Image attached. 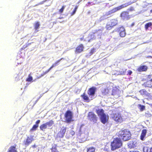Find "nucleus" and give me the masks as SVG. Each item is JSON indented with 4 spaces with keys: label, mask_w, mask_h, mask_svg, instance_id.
<instances>
[{
    "label": "nucleus",
    "mask_w": 152,
    "mask_h": 152,
    "mask_svg": "<svg viewBox=\"0 0 152 152\" xmlns=\"http://www.w3.org/2000/svg\"><path fill=\"white\" fill-rule=\"evenodd\" d=\"M36 104V103H34V104L32 106V107H31V108H32L34 106V105H35V104Z\"/></svg>",
    "instance_id": "obj_48"
},
{
    "label": "nucleus",
    "mask_w": 152,
    "mask_h": 152,
    "mask_svg": "<svg viewBox=\"0 0 152 152\" xmlns=\"http://www.w3.org/2000/svg\"><path fill=\"white\" fill-rule=\"evenodd\" d=\"M16 145L15 146H11L9 148L7 152H17L16 146Z\"/></svg>",
    "instance_id": "obj_22"
},
{
    "label": "nucleus",
    "mask_w": 152,
    "mask_h": 152,
    "mask_svg": "<svg viewBox=\"0 0 152 152\" xmlns=\"http://www.w3.org/2000/svg\"><path fill=\"white\" fill-rule=\"evenodd\" d=\"M134 22H133L131 24V26H134Z\"/></svg>",
    "instance_id": "obj_46"
},
{
    "label": "nucleus",
    "mask_w": 152,
    "mask_h": 152,
    "mask_svg": "<svg viewBox=\"0 0 152 152\" xmlns=\"http://www.w3.org/2000/svg\"><path fill=\"white\" fill-rule=\"evenodd\" d=\"M73 114L72 111L68 110L66 111L64 114L65 122L66 123H69L73 121L72 118Z\"/></svg>",
    "instance_id": "obj_7"
},
{
    "label": "nucleus",
    "mask_w": 152,
    "mask_h": 152,
    "mask_svg": "<svg viewBox=\"0 0 152 152\" xmlns=\"http://www.w3.org/2000/svg\"><path fill=\"white\" fill-rule=\"evenodd\" d=\"M83 39H84V37H82V38H80V40L81 41H82L83 40Z\"/></svg>",
    "instance_id": "obj_47"
},
{
    "label": "nucleus",
    "mask_w": 152,
    "mask_h": 152,
    "mask_svg": "<svg viewBox=\"0 0 152 152\" xmlns=\"http://www.w3.org/2000/svg\"><path fill=\"white\" fill-rule=\"evenodd\" d=\"M141 95L142 96L149 97L150 96V94L148 93L145 89H142L139 91Z\"/></svg>",
    "instance_id": "obj_14"
},
{
    "label": "nucleus",
    "mask_w": 152,
    "mask_h": 152,
    "mask_svg": "<svg viewBox=\"0 0 152 152\" xmlns=\"http://www.w3.org/2000/svg\"><path fill=\"white\" fill-rule=\"evenodd\" d=\"M50 71V70L49 69H48L47 71H46L45 72H44L42 74L40 77H42V76H43L44 75H45L46 74L48 73L49 71Z\"/></svg>",
    "instance_id": "obj_35"
},
{
    "label": "nucleus",
    "mask_w": 152,
    "mask_h": 152,
    "mask_svg": "<svg viewBox=\"0 0 152 152\" xmlns=\"http://www.w3.org/2000/svg\"><path fill=\"white\" fill-rule=\"evenodd\" d=\"M87 119L92 122L93 124L97 123L98 118L95 113L92 111L89 112L87 116Z\"/></svg>",
    "instance_id": "obj_6"
},
{
    "label": "nucleus",
    "mask_w": 152,
    "mask_h": 152,
    "mask_svg": "<svg viewBox=\"0 0 152 152\" xmlns=\"http://www.w3.org/2000/svg\"><path fill=\"white\" fill-rule=\"evenodd\" d=\"M96 112L99 117L100 121L102 124H105L108 122L109 119L108 115L104 113V110L102 109L96 110Z\"/></svg>",
    "instance_id": "obj_4"
},
{
    "label": "nucleus",
    "mask_w": 152,
    "mask_h": 152,
    "mask_svg": "<svg viewBox=\"0 0 152 152\" xmlns=\"http://www.w3.org/2000/svg\"><path fill=\"white\" fill-rule=\"evenodd\" d=\"M95 49L94 48H92L90 51L89 53V54H90V55H92L95 52Z\"/></svg>",
    "instance_id": "obj_34"
},
{
    "label": "nucleus",
    "mask_w": 152,
    "mask_h": 152,
    "mask_svg": "<svg viewBox=\"0 0 152 152\" xmlns=\"http://www.w3.org/2000/svg\"><path fill=\"white\" fill-rule=\"evenodd\" d=\"M117 24L118 20L116 19H113L107 23L105 27L107 29L110 30Z\"/></svg>",
    "instance_id": "obj_8"
},
{
    "label": "nucleus",
    "mask_w": 152,
    "mask_h": 152,
    "mask_svg": "<svg viewBox=\"0 0 152 152\" xmlns=\"http://www.w3.org/2000/svg\"><path fill=\"white\" fill-rule=\"evenodd\" d=\"M62 17H59L58 18L59 19H62Z\"/></svg>",
    "instance_id": "obj_53"
},
{
    "label": "nucleus",
    "mask_w": 152,
    "mask_h": 152,
    "mask_svg": "<svg viewBox=\"0 0 152 152\" xmlns=\"http://www.w3.org/2000/svg\"><path fill=\"white\" fill-rule=\"evenodd\" d=\"M77 8H78V6H76L74 11L72 12L71 13V16H72V15H74L75 13L77 11Z\"/></svg>",
    "instance_id": "obj_32"
},
{
    "label": "nucleus",
    "mask_w": 152,
    "mask_h": 152,
    "mask_svg": "<svg viewBox=\"0 0 152 152\" xmlns=\"http://www.w3.org/2000/svg\"><path fill=\"white\" fill-rule=\"evenodd\" d=\"M31 102H30L29 103V104H30Z\"/></svg>",
    "instance_id": "obj_60"
},
{
    "label": "nucleus",
    "mask_w": 152,
    "mask_h": 152,
    "mask_svg": "<svg viewBox=\"0 0 152 152\" xmlns=\"http://www.w3.org/2000/svg\"><path fill=\"white\" fill-rule=\"evenodd\" d=\"M63 59H64L63 58H61V59H60L59 60L56 61L54 63H53L52 65V66H50V67L49 69V70H50L53 68L57 66L58 64V63L61 61V60H62Z\"/></svg>",
    "instance_id": "obj_23"
},
{
    "label": "nucleus",
    "mask_w": 152,
    "mask_h": 152,
    "mask_svg": "<svg viewBox=\"0 0 152 152\" xmlns=\"http://www.w3.org/2000/svg\"><path fill=\"white\" fill-rule=\"evenodd\" d=\"M149 76L151 77V75H150L148 76V77H149Z\"/></svg>",
    "instance_id": "obj_55"
},
{
    "label": "nucleus",
    "mask_w": 152,
    "mask_h": 152,
    "mask_svg": "<svg viewBox=\"0 0 152 152\" xmlns=\"http://www.w3.org/2000/svg\"><path fill=\"white\" fill-rule=\"evenodd\" d=\"M144 28L146 31L148 30L149 28H152V23L149 22L146 23L145 25Z\"/></svg>",
    "instance_id": "obj_21"
},
{
    "label": "nucleus",
    "mask_w": 152,
    "mask_h": 152,
    "mask_svg": "<svg viewBox=\"0 0 152 152\" xmlns=\"http://www.w3.org/2000/svg\"><path fill=\"white\" fill-rule=\"evenodd\" d=\"M31 102H30L29 103V104H30Z\"/></svg>",
    "instance_id": "obj_59"
},
{
    "label": "nucleus",
    "mask_w": 152,
    "mask_h": 152,
    "mask_svg": "<svg viewBox=\"0 0 152 152\" xmlns=\"http://www.w3.org/2000/svg\"><path fill=\"white\" fill-rule=\"evenodd\" d=\"M96 90V88L95 87H92L89 88L87 91L88 96L84 92L80 96L84 101L87 102H89L95 98V95Z\"/></svg>",
    "instance_id": "obj_1"
},
{
    "label": "nucleus",
    "mask_w": 152,
    "mask_h": 152,
    "mask_svg": "<svg viewBox=\"0 0 152 152\" xmlns=\"http://www.w3.org/2000/svg\"><path fill=\"white\" fill-rule=\"evenodd\" d=\"M111 117L117 123H121L123 122L125 120L120 113H113L111 115Z\"/></svg>",
    "instance_id": "obj_5"
},
{
    "label": "nucleus",
    "mask_w": 152,
    "mask_h": 152,
    "mask_svg": "<svg viewBox=\"0 0 152 152\" xmlns=\"http://www.w3.org/2000/svg\"><path fill=\"white\" fill-rule=\"evenodd\" d=\"M132 73V72L131 70H129L128 72L127 75H131Z\"/></svg>",
    "instance_id": "obj_38"
},
{
    "label": "nucleus",
    "mask_w": 152,
    "mask_h": 152,
    "mask_svg": "<svg viewBox=\"0 0 152 152\" xmlns=\"http://www.w3.org/2000/svg\"><path fill=\"white\" fill-rule=\"evenodd\" d=\"M51 152H59L57 148L56 145L53 146L50 149Z\"/></svg>",
    "instance_id": "obj_25"
},
{
    "label": "nucleus",
    "mask_w": 152,
    "mask_h": 152,
    "mask_svg": "<svg viewBox=\"0 0 152 152\" xmlns=\"http://www.w3.org/2000/svg\"><path fill=\"white\" fill-rule=\"evenodd\" d=\"M117 11H118L117 10L116 7H115L111 10H110L107 12L106 13V15L108 16L113 14Z\"/></svg>",
    "instance_id": "obj_19"
},
{
    "label": "nucleus",
    "mask_w": 152,
    "mask_h": 152,
    "mask_svg": "<svg viewBox=\"0 0 152 152\" xmlns=\"http://www.w3.org/2000/svg\"><path fill=\"white\" fill-rule=\"evenodd\" d=\"M40 120H37L36 121V122L35 123H36L35 124H38H38L40 123Z\"/></svg>",
    "instance_id": "obj_42"
},
{
    "label": "nucleus",
    "mask_w": 152,
    "mask_h": 152,
    "mask_svg": "<svg viewBox=\"0 0 152 152\" xmlns=\"http://www.w3.org/2000/svg\"><path fill=\"white\" fill-rule=\"evenodd\" d=\"M148 67L147 66L145 65H142L140 66L137 69V70L140 72H145L147 71L148 69Z\"/></svg>",
    "instance_id": "obj_17"
},
{
    "label": "nucleus",
    "mask_w": 152,
    "mask_h": 152,
    "mask_svg": "<svg viewBox=\"0 0 152 152\" xmlns=\"http://www.w3.org/2000/svg\"><path fill=\"white\" fill-rule=\"evenodd\" d=\"M70 134L72 136H73L75 134V132L73 130H71V131H70Z\"/></svg>",
    "instance_id": "obj_37"
},
{
    "label": "nucleus",
    "mask_w": 152,
    "mask_h": 152,
    "mask_svg": "<svg viewBox=\"0 0 152 152\" xmlns=\"http://www.w3.org/2000/svg\"><path fill=\"white\" fill-rule=\"evenodd\" d=\"M132 4V3L129 2L123 4H122L120 6H119L117 7H116L118 11L120 10L121 9L126 7L128 6L131 5Z\"/></svg>",
    "instance_id": "obj_15"
},
{
    "label": "nucleus",
    "mask_w": 152,
    "mask_h": 152,
    "mask_svg": "<svg viewBox=\"0 0 152 152\" xmlns=\"http://www.w3.org/2000/svg\"><path fill=\"white\" fill-rule=\"evenodd\" d=\"M47 126L45 123L43 124L40 126V129L43 131L45 130V129L47 128Z\"/></svg>",
    "instance_id": "obj_24"
},
{
    "label": "nucleus",
    "mask_w": 152,
    "mask_h": 152,
    "mask_svg": "<svg viewBox=\"0 0 152 152\" xmlns=\"http://www.w3.org/2000/svg\"><path fill=\"white\" fill-rule=\"evenodd\" d=\"M47 126H52L54 124V121L52 120H50L48 122L45 123Z\"/></svg>",
    "instance_id": "obj_29"
},
{
    "label": "nucleus",
    "mask_w": 152,
    "mask_h": 152,
    "mask_svg": "<svg viewBox=\"0 0 152 152\" xmlns=\"http://www.w3.org/2000/svg\"><path fill=\"white\" fill-rule=\"evenodd\" d=\"M150 152H152V148H150Z\"/></svg>",
    "instance_id": "obj_49"
},
{
    "label": "nucleus",
    "mask_w": 152,
    "mask_h": 152,
    "mask_svg": "<svg viewBox=\"0 0 152 152\" xmlns=\"http://www.w3.org/2000/svg\"><path fill=\"white\" fill-rule=\"evenodd\" d=\"M46 0H44L43 1H41V2H40L39 4H37L36 5V6H37V5H40V4H43L44 2H46Z\"/></svg>",
    "instance_id": "obj_39"
},
{
    "label": "nucleus",
    "mask_w": 152,
    "mask_h": 152,
    "mask_svg": "<svg viewBox=\"0 0 152 152\" xmlns=\"http://www.w3.org/2000/svg\"><path fill=\"white\" fill-rule=\"evenodd\" d=\"M142 85L145 87H149L152 88V79L144 82Z\"/></svg>",
    "instance_id": "obj_16"
},
{
    "label": "nucleus",
    "mask_w": 152,
    "mask_h": 152,
    "mask_svg": "<svg viewBox=\"0 0 152 152\" xmlns=\"http://www.w3.org/2000/svg\"><path fill=\"white\" fill-rule=\"evenodd\" d=\"M82 126H83V125H81V127Z\"/></svg>",
    "instance_id": "obj_56"
},
{
    "label": "nucleus",
    "mask_w": 152,
    "mask_h": 152,
    "mask_svg": "<svg viewBox=\"0 0 152 152\" xmlns=\"http://www.w3.org/2000/svg\"><path fill=\"white\" fill-rule=\"evenodd\" d=\"M40 23H39L37 21L36 22L34 25V29L35 30H37L39 28V26H40Z\"/></svg>",
    "instance_id": "obj_26"
},
{
    "label": "nucleus",
    "mask_w": 152,
    "mask_h": 152,
    "mask_svg": "<svg viewBox=\"0 0 152 152\" xmlns=\"http://www.w3.org/2000/svg\"><path fill=\"white\" fill-rule=\"evenodd\" d=\"M37 146L35 144L31 145V147L33 148H34L36 147Z\"/></svg>",
    "instance_id": "obj_43"
},
{
    "label": "nucleus",
    "mask_w": 152,
    "mask_h": 152,
    "mask_svg": "<svg viewBox=\"0 0 152 152\" xmlns=\"http://www.w3.org/2000/svg\"><path fill=\"white\" fill-rule=\"evenodd\" d=\"M31 102H30L29 103V104H30Z\"/></svg>",
    "instance_id": "obj_58"
},
{
    "label": "nucleus",
    "mask_w": 152,
    "mask_h": 152,
    "mask_svg": "<svg viewBox=\"0 0 152 152\" xmlns=\"http://www.w3.org/2000/svg\"><path fill=\"white\" fill-rule=\"evenodd\" d=\"M118 30L119 32L120 36L121 37H124L126 34L125 30L124 28L123 27L121 26L118 28Z\"/></svg>",
    "instance_id": "obj_13"
},
{
    "label": "nucleus",
    "mask_w": 152,
    "mask_h": 152,
    "mask_svg": "<svg viewBox=\"0 0 152 152\" xmlns=\"http://www.w3.org/2000/svg\"><path fill=\"white\" fill-rule=\"evenodd\" d=\"M98 31H101L102 32V30H101V29H98V30H96V31H95V33H96L97 32H98Z\"/></svg>",
    "instance_id": "obj_44"
},
{
    "label": "nucleus",
    "mask_w": 152,
    "mask_h": 152,
    "mask_svg": "<svg viewBox=\"0 0 152 152\" xmlns=\"http://www.w3.org/2000/svg\"><path fill=\"white\" fill-rule=\"evenodd\" d=\"M123 145L122 140L118 137L114 138L111 142L110 147L111 151H114L121 148Z\"/></svg>",
    "instance_id": "obj_2"
},
{
    "label": "nucleus",
    "mask_w": 152,
    "mask_h": 152,
    "mask_svg": "<svg viewBox=\"0 0 152 152\" xmlns=\"http://www.w3.org/2000/svg\"><path fill=\"white\" fill-rule=\"evenodd\" d=\"M66 128L63 127L58 134V135L60 138L64 137L66 132Z\"/></svg>",
    "instance_id": "obj_12"
},
{
    "label": "nucleus",
    "mask_w": 152,
    "mask_h": 152,
    "mask_svg": "<svg viewBox=\"0 0 152 152\" xmlns=\"http://www.w3.org/2000/svg\"><path fill=\"white\" fill-rule=\"evenodd\" d=\"M34 136L33 135H31L28 136L27 138L23 141V144L25 146H27L31 144L33 141L34 140Z\"/></svg>",
    "instance_id": "obj_10"
},
{
    "label": "nucleus",
    "mask_w": 152,
    "mask_h": 152,
    "mask_svg": "<svg viewBox=\"0 0 152 152\" xmlns=\"http://www.w3.org/2000/svg\"><path fill=\"white\" fill-rule=\"evenodd\" d=\"M90 3H91V2H89L88 3V4H90Z\"/></svg>",
    "instance_id": "obj_54"
},
{
    "label": "nucleus",
    "mask_w": 152,
    "mask_h": 152,
    "mask_svg": "<svg viewBox=\"0 0 152 152\" xmlns=\"http://www.w3.org/2000/svg\"><path fill=\"white\" fill-rule=\"evenodd\" d=\"M145 115L146 117H150L151 116V114L149 113H145Z\"/></svg>",
    "instance_id": "obj_40"
},
{
    "label": "nucleus",
    "mask_w": 152,
    "mask_h": 152,
    "mask_svg": "<svg viewBox=\"0 0 152 152\" xmlns=\"http://www.w3.org/2000/svg\"><path fill=\"white\" fill-rule=\"evenodd\" d=\"M121 19L123 20H128L131 18V15L129 14L128 12L126 11H124L122 12L120 15Z\"/></svg>",
    "instance_id": "obj_9"
},
{
    "label": "nucleus",
    "mask_w": 152,
    "mask_h": 152,
    "mask_svg": "<svg viewBox=\"0 0 152 152\" xmlns=\"http://www.w3.org/2000/svg\"><path fill=\"white\" fill-rule=\"evenodd\" d=\"M33 80L32 77L29 75L28 77L26 79V80L27 82H31Z\"/></svg>",
    "instance_id": "obj_33"
},
{
    "label": "nucleus",
    "mask_w": 152,
    "mask_h": 152,
    "mask_svg": "<svg viewBox=\"0 0 152 152\" xmlns=\"http://www.w3.org/2000/svg\"><path fill=\"white\" fill-rule=\"evenodd\" d=\"M138 107L141 111H142L145 109V106L144 105L138 104L137 105Z\"/></svg>",
    "instance_id": "obj_27"
},
{
    "label": "nucleus",
    "mask_w": 152,
    "mask_h": 152,
    "mask_svg": "<svg viewBox=\"0 0 152 152\" xmlns=\"http://www.w3.org/2000/svg\"><path fill=\"white\" fill-rule=\"evenodd\" d=\"M147 133V130L145 129H143L142 131L140 136V139L142 140H144V138L145 136Z\"/></svg>",
    "instance_id": "obj_20"
},
{
    "label": "nucleus",
    "mask_w": 152,
    "mask_h": 152,
    "mask_svg": "<svg viewBox=\"0 0 152 152\" xmlns=\"http://www.w3.org/2000/svg\"><path fill=\"white\" fill-rule=\"evenodd\" d=\"M84 47L83 45L80 44L76 48L75 52L76 54L80 53L83 51Z\"/></svg>",
    "instance_id": "obj_11"
},
{
    "label": "nucleus",
    "mask_w": 152,
    "mask_h": 152,
    "mask_svg": "<svg viewBox=\"0 0 152 152\" xmlns=\"http://www.w3.org/2000/svg\"><path fill=\"white\" fill-rule=\"evenodd\" d=\"M128 10L129 11H132L134 10V8L133 7H131L129 9H128Z\"/></svg>",
    "instance_id": "obj_41"
},
{
    "label": "nucleus",
    "mask_w": 152,
    "mask_h": 152,
    "mask_svg": "<svg viewBox=\"0 0 152 152\" xmlns=\"http://www.w3.org/2000/svg\"><path fill=\"white\" fill-rule=\"evenodd\" d=\"M65 8V6H62L61 8V9H60L59 10V12L60 13H62L63 12L64 10V9Z\"/></svg>",
    "instance_id": "obj_36"
},
{
    "label": "nucleus",
    "mask_w": 152,
    "mask_h": 152,
    "mask_svg": "<svg viewBox=\"0 0 152 152\" xmlns=\"http://www.w3.org/2000/svg\"><path fill=\"white\" fill-rule=\"evenodd\" d=\"M129 152H139L138 151H130Z\"/></svg>",
    "instance_id": "obj_45"
},
{
    "label": "nucleus",
    "mask_w": 152,
    "mask_h": 152,
    "mask_svg": "<svg viewBox=\"0 0 152 152\" xmlns=\"http://www.w3.org/2000/svg\"><path fill=\"white\" fill-rule=\"evenodd\" d=\"M91 39H90L89 40H88V42H90L91 41Z\"/></svg>",
    "instance_id": "obj_52"
},
{
    "label": "nucleus",
    "mask_w": 152,
    "mask_h": 152,
    "mask_svg": "<svg viewBox=\"0 0 152 152\" xmlns=\"http://www.w3.org/2000/svg\"><path fill=\"white\" fill-rule=\"evenodd\" d=\"M118 138L123 141H128L130 139L131 134L130 132L126 129L119 131L118 133Z\"/></svg>",
    "instance_id": "obj_3"
},
{
    "label": "nucleus",
    "mask_w": 152,
    "mask_h": 152,
    "mask_svg": "<svg viewBox=\"0 0 152 152\" xmlns=\"http://www.w3.org/2000/svg\"><path fill=\"white\" fill-rule=\"evenodd\" d=\"M150 13H152V9L150 11Z\"/></svg>",
    "instance_id": "obj_51"
},
{
    "label": "nucleus",
    "mask_w": 152,
    "mask_h": 152,
    "mask_svg": "<svg viewBox=\"0 0 152 152\" xmlns=\"http://www.w3.org/2000/svg\"><path fill=\"white\" fill-rule=\"evenodd\" d=\"M109 90L107 88H104L102 90L101 95L100 96L102 97L103 96H105L108 94Z\"/></svg>",
    "instance_id": "obj_18"
},
{
    "label": "nucleus",
    "mask_w": 152,
    "mask_h": 152,
    "mask_svg": "<svg viewBox=\"0 0 152 152\" xmlns=\"http://www.w3.org/2000/svg\"><path fill=\"white\" fill-rule=\"evenodd\" d=\"M118 90L117 89H113L112 91V94L113 96L117 95L118 94Z\"/></svg>",
    "instance_id": "obj_30"
},
{
    "label": "nucleus",
    "mask_w": 152,
    "mask_h": 152,
    "mask_svg": "<svg viewBox=\"0 0 152 152\" xmlns=\"http://www.w3.org/2000/svg\"><path fill=\"white\" fill-rule=\"evenodd\" d=\"M38 127V124L34 125L32 128L31 129V131H34Z\"/></svg>",
    "instance_id": "obj_31"
},
{
    "label": "nucleus",
    "mask_w": 152,
    "mask_h": 152,
    "mask_svg": "<svg viewBox=\"0 0 152 152\" xmlns=\"http://www.w3.org/2000/svg\"><path fill=\"white\" fill-rule=\"evenodd\" d=\"M95 150L94 147H90L87 148V152H95Z\"/></svg>",
    "instance_id": "obj_28"
},
{
    "label": "nucleus",
    "mask_w": 152,
    "mask_h": 152,
    "mask_svg": "<svg viewBox=\"0 0 152 152\" xmlns=\"http://www.w3.org/2000/svg\"><path fill=\"white\" fill-rule=\"evenodd\" d=\"M105 149L106 150V151H108V150H109V149H107V148H106V147H105Z\"/></svg>",
    "instance_id": "obj_50"
},
{
    "label": "nucleus",
    "mask_w": 152,
    "mask_h": 152,
    "mask_svg": "<svg viewBox=\"0 0 152 152\" xmlns=\"http://www.w3.org/2000/svg\"><path fill=\"white\" fill-rule=\"evenodd\" d=\"M31 102H30L29 103V104H30Z\"/></svg>",
    "instance_id": "obj_57"
}]
</instances>
